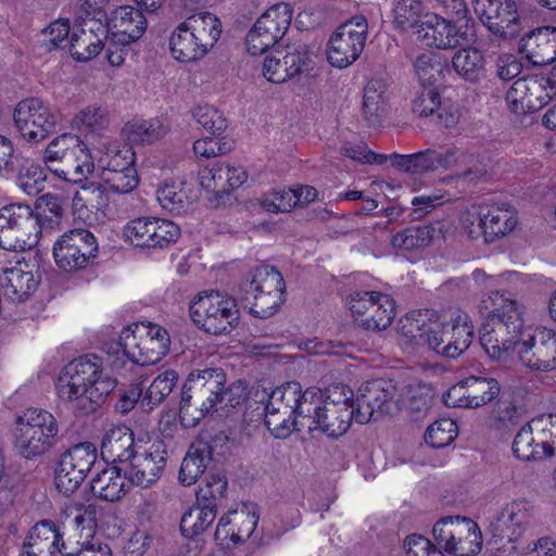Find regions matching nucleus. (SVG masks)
I'll use <instances>...</instances> for the list:
<instances>
[{"label":"nucleus","instance_id":"nucleus-35","mask_svg":"<svg viewBox=\"0 0 556 556\" xmlns=\"http://www.w3.org/2000/svg\"><path fill=\"white\" fill-rule=\"evenodd\" d=\"M482 218L485 241H493L511 232L517 225L516 212L509 204H483Z\"/></svg>","mask_w":556,"mask_h":556},{"label":"nucleus","instance_id":"nucleus-36","mask_svg":"<svg viewBox=\"0 0 556 556\" xmlns=\"http://www.w3.org/2000/svg\"><path fill=\"white\" fill-rule=\"evenodd\" d=\"M129 478L115 466H108L101 470L91 481L92 493L108 502L121 500L129 490Z\"/></svg>","mask_w":556,"mask_h":556},{"label":"nucleus","instance_id":"nucleus-42","mask_svg":"<svg viewBox=\"0 0 556 556\" xmlns=\"http://www.w3.org/2000/svg\"><path fill=\"white\" fill-rule=\"evenodd\" d=\"M101 172L135 167V151L128 144L111 141L103 146L98 160Z\"/></svg>","mask_w":556,"mask_h":556},{"label":"nucleus","instance_id":"nucleus-46","mask_svg":"<svg viewBox=\"0 0 556 556\" xmlns=\"http://www.w3.org/2000/svg\"><path fill=\"white\" fill-rule=\"evenodd\" d=\"M435 228L431 225L406 228L391 239L394 249L414 251L428 247L434 237Z\"/></svg>","mask_w":556,"mask_h":556},{"label":"nucleus","instance_id":"nucleus-47","mask_svg":"<svg viewBox=\"0 0 556 556\" xmlns=\"http://www.w3.org/2000/svg\"><path fill=\"white\" fill-rule=\"evenodd\" d=\"M265 424L270 433L279 439L288 438L294 430H302L299 416L292 410L279 408L273 410L270 404L265 405Z\"/></svg>","mask_w":556,"mask_h":556},{"label":"nucleus","instance_id":"nucleus-34","mask_svg":"<svg viewBox=\"0 0 556 556\" xmlns=\"http://www.w3.org/2000/svg\"><path fill=\"white\" fill-rule=\"evenodd\" d=\"M137 443L138 438H135L134 432L128 427L115 426L103 435L101 454L109 462L128 464Z\"/></svg>","mask_w":556,"mask_h":556},{"label":"nucleus","instance_id":"nucleus-10","mask_svg":"<svg viewBox=\"0 0 556 556\" xmlns=\"http://www.w3.org/2000/svg\"><path fill=\"white\" fill-rule=\"evenodd\" d=\"M118 345L123 354L134 364L153 365L168 352L170 338L168 331L153 323H137L125 327Z\"/></svg>","mask_w":556,"mask_h":556},{"label":"nucleus","instance_id":"nucleus-38","mask_svg":"<svg viewBox=\"0 0 556 556\" xmlns=\"http://www.w3.org/2000/svg\"><path fill=\"white\" fill-rule=\"evenodd\" d=\"M211 460V448L205 444L191 445L182 459L178 479L184 485H192L205 471Z\"/></svg>","mask_w":556,"mask_h":556},{"label":"nucleus","instance_id":"nucleus-14","mask_svg":"<svg viewBox=\"0 0 556 556\" xmlns=\"http://www.w3.org/2000/svg\"><path fill=\"white\" fill-rule=\"evenodd\" d=\"M37 243L38 225L29 205L10 204L0 208L1 249L25 251Z\"/></svg>","mask_w":556,"mask_h":556},{"label":"nucleus","instance_id":"nucleus-45","mask_svg":"<svg viewBox=\"0 0 556 556\" xmlns=\"http://www.w3.org/2000/svg\"><path fill=\"white\" fill-rule=\"evenodd\" d=\"M395 316L394 300L387 293L376 295L375 305L367 309L362 326L367 329L382 330L388 328Z\"/></svg>","mask_w":556,"mask_h":556},{"label":"nucleus","instance_id":"nucleus-33","mask_svg":"<svg viewBox=\"0 0 556 556\" xmlns=\"http://www.w3.org/2000/svg\"><path fill=\"white\" fill-rule=\"evenodd\" d=\"M522 51L534 66H543L556 60V27H539L522 40Z\"/></svg>","mask_w":556,"mask_h":556},{"label":"nucleus","instance_id":"nucleus-17","mask_svg":"<svg viewBox=\"0 0 556 556\" xmlns=\"http://www.w3.org/2000/svg\"><path fill=\"white\" fill-rule=\"evenodd\" d=\"M15 127L22 138L37 143L48 138L58 125V114L40 98L20 101L13 112Z\"/></svg>","mask_w":556,"mask_h":556},{"label":"nucleus","instance_id":"nucleus-57","mask_svg":"<svg viewBox=\"0 0 556 556\" xmlns=\"http://www.w3.org/2000/svg\"><path fill=\"white\" fill-rule=\"evenodd\" d=\"M283 58L290 78L308 71L312 63V53L303 43L289 45Z\"/></svg>","mask_w":556,"mask_h":556},{"label":"nucleus","instance_id":"nucleus-1","mask_svg":"<svg viewBox=\"0 0 556 556\" xmlns=\"http://www.w3.org/2000/svg\"><path fill=\"white\" fill-rule=\"evenodd\" d=\"M116 386V379L104 368L103 361L87 354L63 368L56 382V394L76 415H89L105 402Z\"/></svg>","mask_w":556,"mask_h":556},{"label":"nucleus","instance_id":"nucleus-4","mask_svg":"<svg viewBox=\"0 0 556 556\" xmlns=\"http://www.w3.org/2000/svg\"><path fill=\"white\" fill-rule=\"evenodd\" d=\"M315 397L301 427L334 439L346 433L355 419L353 391L344 384H336L326 392L317 388Z\"/></svg>","mask_w":556,"mask_h":556},{"label":"nucleus","instance_id":"nucleus-24","mask_svg":"<svg viewBox=\"0 0 556 556\" xmlns=\"http://www.w3.org/2000/svg\"><path fill=\"white\" fill-rule=\"evenodd\" d=\"M394 395L395 386L392 381L375 379L363 383L353 401L356 422L367 424L375 415L389 412Z\"/></svg>","mask_w":556,"mask_h":556},{"label":"nucleus","instance_id":"nucleus-40","mask_svg":"<svg viewBox=\"0 0 556 556\" xmlns=\"http://www.w3.org/2000/svg\"><path fill=\"white\" fill-rule=\"evenodd\" d=\"M168 131V125L159 118L134 119L123 128L127 138L137 143H154L164 138Z\"/></svg>","mask_w":556,"mask_h":556},{"label":"nucleus","instance_id":"nucleus-8","mask_svg":"<svg viewBox=\"0 0 556 556\" xmlns=\"http://www.w3.org/2000/svg\"><path fill=\"white\" fill-rule=\"evenodd\" d=\"M12 433L17 453L26 459H33L54 445L59 427L50 412L30 407L16 416Z\"/></svg>","mask_w":556,"mask_h":556},{"label":"nucleus","instance_id":"nucleus-27","mask_svg":"<svg viewBox=\"0 0 556 556\" xmlns=\"http://www.w3.org/2000/svg\"><path fill=\"white\" fill-rule=\"evenodd\" d=\"M533 517V506L527 501H514L502 508L491 523L494 538L513 543L528 529Z\"/></svg>","mask_w":556,"mask_h":556},{"label":"nucleus","instance_id":"nucleus-6","mask_svg":"<svg viewBox=\"0 0 556 556\" xmlns=\"http://www.w3.org/2000/svg\"><path fill=\"white\" fill-rule=\"evenodd\" d=\"M226 382L220 369L207 368L191 372L184 386L179 416L186 427L195 426L204 416L217 409Z\"/></svg>","mask_w":556,"mask_h":556},{"label":"nucleus","instance_id":"nucleus-25","mask_svg":"<svg viewBox=\"0 0 556 556\" xmlns=\"http://www.w3.org/2000/svg\"><path fill=\"white\" fill-rule=\"evenodd\" d=\"M500 392L497 380L470 376L453 386L445 395L448 406L477 408L491 402Z\"/></svg>","mask_w":556,"mask_h":556},{"label":"nucleus","instance_id":"nucleus-12","mask_svg":"<svg viewBox=\"0 0 556 556\" xmlns=\"http://www.w3.org/2000/svg\"><path fill=\"white\" fill-rule=\"evenodd\" d=\"M453 22L435 13L425 14L418 26L417 38L427 47L454 49L476 39V23L470 17H456Z\"/></svg>","mask_w":556,"mask_h":556},{"label":"nucleus","instance_id":"nucleus-55","mask_svg":"<svg viewBox=\"0 0 556 556\" xmlns=\"http://www.w3.org/2000/svg\"><path fill=\"white\" fill-rule=\"evenodd\" d=\"M71 23L68 18H58L51 22L41 33L42 46L48 50H54L68 45Z\"/></svg>","mask_w":556,"mask_h":556},{"label":"nucleus","instance_id":"nucleus-21","mask_svg":"<svg viewBox=\"0 0 556 556\" xmlns=\"http://www.w3.org/2000/svg\"><path fill=\"white\" fill-rule=\"evenodd\" d=\"M97 460V448L90 442L74 445L66 451L55 471V486L62 494L74 493Z\"/></svg>","mask_w":556,"mask_h":556},{"label":"nucleus","instance_id":"nucleus-41","mask_svg":"<svg viewBox=\"0 0 556 556\" xmlns=\"http://www.w3.org/2000/svg\"><path fill=\"white\" fill-rule=\"evenodd\" d=\"M386 87L379 80H370L364 89L363 114L370 126H377L387 111Z\"/></svg>","mask_w":556,"mask_h":556},{"label":"nucleus","instance_id":"nucleus-32","mask_svg":"<svg viewBox=\"0 0 556 556\" xmlns=\"http://www.w3.org/2000/svg\"><path fill=\"white\" fill-rule=\"evenodd\" d=\"M513 452L517 458L522 460L543 459L552 456L539 417L531 419L520 428L513 442Z\"/></svg>","mask_w":556,"mask_h":556},{"label":"nucleus","instance_id":"nucleus-23","mask_svg":"<svg viewBox=\"0 0 556 556\" xmlns=\"http://www.w3.org/2000/svg\"><path fill=\"white\" fill-rule=\"evenodd\" d=\"M123 235L136 247L164 249L177 241L180 228L168 219L140 217L127 223Z\"/></svg>","mask_w":556,"mask_h":556},{"label":"nucleus","instance_id":"nucleus-18","mask_svg":"<svg viewBox=\"0 0 556 556\" xmlns=\"http://www.w3.org/2000/svg\"><path fill=\"white\" fill-rule=\"evenodd\" d=\"M97 252V239L91 231L85 228L65 231L53 245L55 264L67 273L88 267L96 258Z\"/></svg>","mask_w":556,"mask_h":556},{"label":"nucleus","instance_id":"nucleus-30","mask_svg":"<svg viewBox=\"0 0 556 556\" xmlns=\"http://www.w3.org/2000/svg\"><path fill=\"white\" fill-rule=\"evenodd\" d=\"M108 29L96 21L85 22L80 28L73 30L68 41L71 55L78 62H87L97 56L104 48L103 40Z\"/></svg>","mask_w":556,"mask_h":556},{"label":"nucleus","instance_id":"nucleus-39","mask_svg":"<svg viewBox=\"0 0 556 556\" xmlns=\"http://www.w3.org/2000/svg\"><path fill=\"white\" fill-rule=\"evenodd\" d=\"M217 509L211 504L199 503L184 513L180 531L185 536H197L205 532L216 518Z\"/></svg>","mask_w":556,"mask_h":556},{"label":"nucleus","instance_id":"nucleus-11","mask_svg":"<svg viewBox=\"0 0 556 556\" xmlns=\"http://www.w3.org/2000/svg\"><path fill=\"white\" fill-rule=\"evenodd\" d=\"M242 300L250 306L251 314L260 318L270 317L283 302L282 275L273 266H257L242 286Z\"/></svg>","mask_w":556,"mask_h":556},{"label":"nucleus","instance_id":"nucleus-53","mask_svg":"<svg viewBox=\"0 0 556 556\" xmlns=\"http://www.w3.org/2000/svg\"><path fill=\"white\" fill-rule=\"evenodd\" d=\"M193 121L203 129L213 135L223 132L226 127V118L216 108L203 104L195 106L192 112Z\"/></svg>","mask_w":556,"mask_h":556},{"label":"nucleus","instance_id":"nucleus-59","mask_svg":"<svg viewBox=\"0 0 556 556\" xmlns=\"http://www.w3.org/2000/svg\"><path fill=\"white\" fill-rule=\"evenodd\" d=\"M381 293L382 292L374 290H353L346 295V306L354 319L361 325L367 309L375 305L376 295Z\"/></svg>","mask_w":556,"mask_h":556},{"label":"nucleus","instance_id":"nucleus-15","mask_svg":"<svg viewBox=\"0 0 556 556\" xmlns=\"http://www.w3.org/2000/svg\"><path fill=\"white\" fill-rule=\"evenodd\" d=\"M367 35L368 22L363 15H355L342 23L328 40V62L337 68L353 64L364 51Z\"/></svg>","mask_w":556,"mask_h":556},{"label":"nucleus","instance_id":"nucleus-22","mask_svg":"<svg viewBox=\"0 0 556 556\" xmlns=\"http://www.w3.org/2000/svg\"><path fill=\"white\" fill-rule=\"evenodd\" d=\"M518 359L534 370L547 371L556 367V332L547 328L527 327L518 345Z\"/></svg>","mask_w":556,"mask_h":556},{"label":"nucleus","instance_id":"nucleus-3","mask_svg":"<svg viewBox=\"0 0 556 556\" xmlns=\"http://www.w3.org/2000/svg\"><path fill=\"white\" fill-rule=\"evenodd\" d=\"M401 331L417 345H428L438 354L455 358L471 344L475 326L466 312L453 309L444 321L426 319V315L405 317Z\"/></svg>","mask_w":556,"mask_h":556},{"label":"nucleus","instance_id":"nucleus-49","mask_svg":"<svg viewBox=\"0 0 556 556\" xmlns=\"http://www.w3.org/2000/svg\"><path fill=\"white\" fill-rule=\"evenodd\" d=\"M414 71L420 86H435L443 71L441 58L434 52H424L414 61Z\"/></svg>","mask_w":556,"mask_h":556},{"label":"nucleus","instance_id":"nucleus-44","mask_svg":"<svg viewBox=\"0 0 556 556\" xmlns=\"http://www.w3.org/2000/svg\"><path fill=\"white\" fill-rule=\"evenodd\" d=\"M109 111L106 106L91 103L80 109L72 118L73 129L80 132H97L109 125Z\"/></svg>","mask_w":556,"mask_h":556},{"label":"nucleus","instance_id":"nucleus-28","mask_svg":"<svg viewBox=\"0 0 556 556\" xmlns=\"http://www.w3.org/2000/svg\"><path fill=\"white\" fill-rule=\"evenodd\" d=\"M316 394L317 387L303 390L299 382L290 381L274 389L267 403L270 404L273 410H279V408L292 410L295 416H299L301 422L309 413V406L314 404Z\"/></svg>","mask_w":556,"mask_h":556},{"label":"nucleus","instance_id":"nucleus-60","mask_svg":"<svg viewBox=\"0 0 556 556\" xmlns=\"http://www.w3.org/2000/svg\"><path fill=\"white\" fill-rule=\"evenodd\" d=\"M227 490V480L224 476L212 475L200 485L197 493L199 503L211 504L217 507V501L223 498Z\"/></svg>","mask_w":556,"mask_h":556},{"label":"nucleus","instance_id":"nucleus-43","mask_svg":"<svg viewBox=\"0 0 556 556\" xmlns=\"http://www.w3.org/2000/svg\"><path fill=\"white\" fill-rule=\"evenodd\" d=\"M156 199L164 211L175 215L185 213L190 205L184 184L175 180L161 182L156 190Z\"/></svg>","mask_w":556,"mask_h":556},{"label":"nucleus","instance_id":"nucleus-56","mask_svg":"<svg viewBox=\"0 0 556 556\" xmlns=\"http://www.w3.org/2000/svg\"><path fill=\"white\" fill-rule=\"evenodd\" d=\"M440 103L441 97L435 86H420L413 100L412 110L416 115L427 117L437 112Z\"/></svg>","mask_w":556,"mask_h":556},{"label":"nucleus","instance_id":"nucleus-64","mask_svg":"<svg viewBox=\"0 0 556 556\" xmlns=\"http://www.w3.org/2000/svg\"><path fill=\"white\" fill-rule=\"evenodd\" d=\"M285 58L281 52L269 55L264 60L263 63V75L264 77L274 84H282L290 79L288 70L286 68Z\"/></svg>","mask_w":556,"mask_h":556},{"label":"nucleus","instance_id":"nucleus-37","mask_svg":"<svg viewBox=\"0 0 556 556\" xmlns=\"http://www.w3.org/2000/svg\"><path fill=\"white\" fill-rule=\"evenodd\" d=\"M452 66L460 78L476 83L484 76L485 59L477 48H462L454 53Z\"/></svg>","mask_w":556,"mask_h":556},{"label":"nucleus","instance_id":"nucleus-26","mask_svg":"<svg viewBox=\"0 0 556 556\" xmlns=\"http://www.w3.org/2000/svg\"><path fill=\"white\" fill-rule=\"evenodd\" d=\"M56 554L68 556L73 554L72 546L64 541L63 533L53 521L37 522L23 543L21 556H54Z\"/></svg>","mask_w":556,"mask_h":556},{"label":"nucleus","instance_id":"nucleus-50","mask_svg":"<svg viewBox=\"0 0 556 556\" xmlns=\"http://www.w3.org/2000/svg\"><path fill=\"white\" fill-rule=\"evenodd\" d=\"M427 14L421 0H396L393 9L396 27L407 30L416 26Z\"/></svg>","mask_w":556,"mask_h":556},{"label":"nucleus","instance_id":"nucleus-58","mask_svg":"<svg viewBox=\"0 0 556 556\" xmlns=\"http://www.w3.org/2000/svg\"><path fill=\"white\" fill-rule=\"evenodd\" d=\"M46 174L37 164H28L21 168L17 185L28 195H37L45 188Z\"/></svg>","mask_w":556,"mask_h":556},{"label":"nucleus","instance_id":"nucleus-5","mask_svg":"<svg viewBox=\"0 0 556 556\" xmlns=\"http://www.w3.org/2000/svg\"><path fill=\"white\" fill-rule=\"evenodd\" d=\"M222 34V23L211 12H199L181 22L172 33L169 51L182 63L203 59L216 45Z\"/></svg>","mask_w":556,"mask_h":556},{"label":"nucleus","instance_id":"nucleus-9","mask_svg":"<svg viewBox=\"0 0 556 556\" xmlns=\"http://www.w3.org/2000/svg\"><path fill=\"white\" fill-rule=\"evenodd\" d=\"M193 324L206 333L229 334L237 328L240 312L236 300L220 291H204L190 302Z\"/></svg>","mask_w":556,"mask_h":556},{"label":"nucleus","instance_id":"nucleus-19","mask_svg":"<svg viewBox=\"0 0 556 556\" xmlns=\"http://www.w3.org/2000/svg\"><path fill=\"white\" fill-rule=\"evenodd\" d=\"M473 12L495 37L514 39L522 28L518 0H472Z\"/></svg>","mask_w":556,"mask_h":556},{"label":"nucleus","instance_id":"nucleus-16","mask_svg":"<svg viewBox=\"0 0 556 556\" xmlns=\"http://www.w3.org/2000/svg\"><path fill=\"white\" fill-rule=\"evenodd\" d=\"M167 459V445L162 439L139 437L128 462L129 481L142 488L153 485L162 477Z\"/></svg>","mask_w":556,"mask_h":556},{"label":"nucleus","instance_id":"nucleus-48","mask_svg":"<svg viewBox=\"0 0 556 556\" xmlns=\"http://www.w3.org/2000/svg\"><path fill=\"white\" fill-rule=\"evenodd\" d=\"M178 381V374L173 370H165L160 374L149 386L143 399L142 405L152 409L167 397Z\"/></svg>","mask_w":556,"mask_h":556},{"label":"nucleus","instance_id":"nucleus-51","mask_svg":"<svg viewBox=\"0 0 556 556\" xmlns=\"http://www.w3.org/2000/svg\"><path fill=\"white\" fill-rule=\"evenodd\" d=\"M458 427L448 418L437 420L430 425L425 433V441L434 448H443L450 445L457 437Z\"/></svg>","mask_w":556,"mask_h":556},{"label":"nucleus","instance_id":"nucleus-54","mask_svg":"<svg viewBox=\"0 0 556 556\" xmlns=\"http://www.w3.org/2000/svg\"><path fill=\"white\" fill-rule=\"evenodd\" d=\"M299 199L293 189H274L264 194L261 200L262 207L269 213L289 212L298 205Z\"/></svg>","mask_w":556,"mask_h":556},{"label":"nucleus","instance_id":"nucleus-61","mask_svg":"<svg viewBox=\"0 0 556 556\" xmlns=\"http://www.w3.org/2000/svg\"><path fill=\"white\" fill-rule=\"evenodd\" d=\"M75 206L84 205L90 210L104 211L109 205V198L99 185L83 187L81 192H76L73 199Z\"/></svg>","mask_w":556,"mask_h":556},{"label":"nucleus","instance_id":"nucleus-31","mask_svg":"<svg viewBox=\"0 0 556 556\" xmlns=\"http://www.w3.org/2000/svg\"><path fill=\"white\" fill-rule=\"evenodd\" d=\"M147 25V18L140 10L132 5H122L111 12L105 28L108 33L111 31L112 40L134 42L142 37Z\"/></svg>","mask_w":556,"mask_h":556},{"label":"nucleus","instance_id":"nucleus-20","mask_svg":"<svg viewBox=\"0 0 556 556\" xmlns=\"http://www.w3.org/2000/svg\"><path fill=\"white\" fill-rule=\"evenodd\" d=\"M292 20V11L287 3H278L264 12L249 30L245 39L251 55L265 53L286 34Z\"/></svg>","mask_w":556,"mask_h":556},{"label":"nucleus","instance_id":"nucleus-63","mask_svg":"<svg viewBox=\"0 0 556 556\" xmlns=\"http://www.w3.org/2000/svg\"><path fill=\"white\" fill-rule=\"evenodd\" d=\"M527 91V77H521L513 83L506 93L507 104L516 114L529 113Z\"/></svg>","mask_w":556,"mask_h":556},{"label":"nucleus","instance_id":"nucleus-7","mask_svg":"<svg viewBox=\"0 0 556 556\" xmlns=\"http://www.w3.org/2000/svg\"><path fill=\"white\" fill-rule=\"evenodd\" d=\"M43 163L52 174L71 184L85 181L94 169L88 146L73 134L51 140L43 151Z\"/></svg>","mask_w":556,"mask_h":556},{"label":"nucleus","instance_id":"nucleus-62","mask_svg":"<svg viewBox=\"0 0 556 556\" xmlns=\"http://www.w3.org/2000/svg\"><path fill=\"white\" fill-rule=\"evenodd\" d=\"M527 99L529 100V113L542 109L549 101L546 85L542 74L527 77Z\"/></svg>","mask_w":556,"mask_h":556},{"label":"nucleus","instance_id":"nucleus-13","mask_svg":"<svg viewBox=\"0 0 556 556\" xmlns=\"http://www.w3.org/2000/svg\"><path fill=\"white\" fill-rule=\"evenodd\" d=\"M432 534L442 553L454 556H473L482 547L481 531L469 518H442L434 523Z\"/></svg>","mask_w":556,"mask_h":556},{"label":"nucleus","instance_id":"nucleus-52","mask_svg":"<svg viewBox=\"0 0 556 556\" xmlns=\"http://www.w3.org/2000/svg\"><path fill=\"white\" fill-rule=\"evenodd\" d=\"M100 177L101 180L116 193H128L132 191L139 182L135 167L101 172Z\"/></svg>","mask_w":556,"mask_h":556},{"label":"nucleus","instance_id":"nucleus-29","mask_svg":"<svg viewBox=\"0 0 556 556\" xmlns=\"http://www.w3.org/2000/svg\"><path fill=\"white\" fill-rule=\"evenodd\" d=\"M4 295L12 302H25L37 290L39 278L35 276L34 266L23 261L2 269L0 278Z\"/></svg>","mask_w":556,"mask_h":556},{"label":"nucleus","instance_id":"nucleus-2","mask_svg":"<svg viewBox=\"0 0 556 556\" xmlns=\"http://www.w3.org/2000/svg\"><path fill=\"white\" fill-rule=\"evenodd\" d=\"M479 311L485 315L480 329V343L488 356L507 365L516 352L521 337L526 333L521 305L500 291L483 298Z\"/></svg>","mask_w":556,"mask_h":556}]
</instances>
